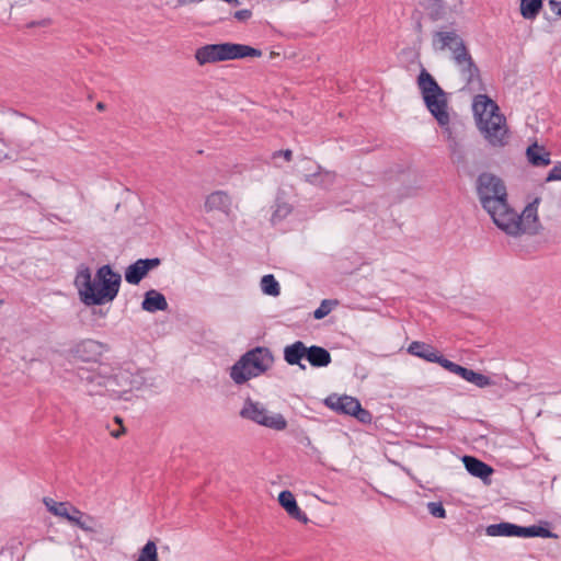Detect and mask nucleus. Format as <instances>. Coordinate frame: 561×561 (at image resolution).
<instances>
[{
  "instance_id": "obj_1",
  "label": "nucleus",
  "mask_w": 561,
  "mask_h": 561,
  "mask_svg": "<svg viewBox=\"0 0 561 561\" xmlns=\"http://www.w3.org/2000/svg\"><path fill=\"white\" fill-rule=\"evenodd\" d=\"M122 276L106 264L98 268L94 279L88 266L82 265L76 275L75 286L85 306H99L115 299Z\"/></svg>"
},
{
  "instance_id": "obj_2",
  "label": "nucleus",
  "mask_w": 561,
  "mask_h": 561,
  "mask_svg": "<svg viewBox=\"0 0 561 561\" xmlns=\"http://www.w3.org/2000/svg\"><path fill=\"white\" fill-rule=\"evenodd\" d=\"M433 45L436 49H449L451 58L457 66L466 88L470 91H477L481 88L480 70L469 53L463 39L456 31L436 32L433 38Z\"/></svg>"
},
{
  "instance_id": "obj_3",
  "label": "nucleus",
  "mask_w": 561,
  "mask_h": 561,
  "mask_svg": "<svg viewBox=\"0 0 561 561\" xmlns=\"http://www.w3.org/2000/svg\"><path fill=\"white\" fill-rule=\"evenodd\" d=\"M472 110L479 130L493 147H503L507 142V127L504 115L500 113L497 104L485 94H478L473 99Z\"/></svg>"
},
{
  "instance_id": "obj_4",
  "label": "nucleus",
  "mask_w": 561,
  "mask_h": 561,
  "mask_svg": "<svg viewBox=\"0 0 561 561\" xmlns=\"http://www.w3.org/2000/svg\"><path fill=\"white\" fill-rule=\"evenodd\" d=\"M274 356L267 347L257 346L245 352L230 368V378L236 385H243L251 378L268 370Z\"/></svg>"
},
{
  "instance_id": "obj_5",
  "label": "nucleus",
  "mask_w": 561,
  "mask_h": 561,
  "mask_svg": "<svg viewBox=\"0 0 561 561\" xmlns=\"http://www.w3.org/2000/svg\"><path fill=\"white\" fill-rule=\"evenodd\" d=\"M262 55L263 53L261 49L244 44L226 42L204 45L195 50L194 57L199 66H205L207 64H216L247 57L259 58Z\"/></svg>"
},
{
  "instance_id": "obj_6",
  "label": "nucleus",
  "mask_w": 561,
  "mask_h": 561,
  "mask_svg": "<svg viewBox=\"0 0 561 561\" xmlns=\"http://www.w3.org/2000/svg\"><path fill=\"white\" fill-rule=\"evenodd\" d=\"M417 87L426 108L435 117L437 123L443 127L449 125L450 116L447 111V93L425 69H422L417 77Z\"/></svg>"
},
{
  "instance_id": "obj_7",
  "label": "nucleus",
  "mask_w": 561,
  "mask_h": 561,
  "mask_svg": "<svg viewBox=\"0 0 561 561\" xmlns=\"http://www.w3.org/2000/svg\"><path fill=\"white\" fill-rule=\"evenodd\" d=\"M477 194L485 211L503 206L507 201V191L503 180L495 174L483 172L477 179Z\"/></svg>"
},
{
  "instance_id": "obj_8",
  "label": "nucleus",
  "mask_w": 561,
  "mask_h": 561,
  "mask_svg": "<svg viewBox=\"0 0 561 561\" xmlns=\"http://www.w3.org/2000/svg\"><path fill=\"white\" fill-rule=\"evenodd\" d=\"M240 416L274 431H284L287 427L283 414L271 413L262 403L250 398L244 401Z\"/></svg>"
},
{
  "instance_id": "obj_9",
  "label": "nucleus",
  "mask_w": 561,
  "mask_h": 561,
  "mask_svg": "<svg viewBox=\"0 0 561 561\" xmlns=\"http://www.w3.org/2000/svg\"><path fill=\"white\" fill-rule=\"evenodd\" d=\"M488 536L491 537H540V538H556L557 535L550 529L531 525L528 527L518 526L512 523H499L489 525L485 529Z\"/></svg>"
},
{
  "instance_id": "obj_10",
  "label": "nucleus",
  "mask_w": 561,
  "mask_h": 561,
  "mask_svg": "<svg viewBox=\"0 0 561 561\" xmlns=\"http://www.w3.org/2000/svg\"><path fill=\"white\" fill-rule=\"evenodd\" d=\"M110 370L105 364H99L95 369L79 368L78 376L85 383L87 392L90 396H104L110 392Z\"/></svg>"
},
{
  "instance_id": "obj_11",
  "label": "nucleus",
  "mask_w": 561,
  "mask_h": 561,
  "mask_svg": "<svg viewBox=\"0 0 561 561\" xmlns=\"http://www.w3.org/2000/svg\"><path fill=\"white\" fill-rule=\"evenodd\" d=\"M110 397L119 398L123 393L142 386V377L126 368H112L110 370Z\"/></svg>"
},
{
  "instance_id": "obj_12",
  "label": "nucleus",
  "mask_w": 561,
  "mask_h": 561,
  "mask_svg": "<svg viewBox=\"0 0 561 561\" xmlns=\"http://www.w3.org/2000/svg\"><path fill=\"white\" fill-rule=\"evenodd\" d=\"M499 229L512 237L520 236V226L518 221V213L515 211L507 203L503 202V206L495 205L494 209L486 211Z\"/></svg>"
},
{
  "instance_id": "obj_13",
  "label": "nucleus",
  "mask_w": 561,
  "mask_h": 561,
  "mask_svg": "<svg viewBox=\"0 0 561 561\" xmlns=\"http://www.w3.org/2000/svg\"><path fill=\"white\" fill-rule=\"evenodd\" d=\"M161 264L159 257L139 259L125 270V280L131 285H138L149 271Z\"/></svg>"
},
{
  "instance_id": "obj_14",
  "label": "nucleus",
  "mask_w": 561,
  "mask_h": 561,
  "mask_svg": "<svg viewBox=\"0 0 561 561\" xmlns=\"http://www.w3.org/2000/svg\"><path fill=\"white\" fill-rule=\"evenodd\" d=\"M445 369L451 374L460 376L466 381L471 382L479 388H486L494 383L490 377L477 373L472 369L466 368L463 366H460L451 360L447 362V364L445 365Z\"/></svg>"
},
{
  "instance_id": "obj_15",
  "label": "nucleus",
  "mask_w": 561,
  "mask_h": 561,
  "mask_svg": "<svg viewBox=\"0 0 561 561\" xmlns=\"http://www.w3.org/2000/svg\"><path fill=\"white\" fill-rule=\"evenodd\" d=\"M538 204H539V198H536L534 202L529 203L524 208L522 214H518L517 224L520 226V234H524V233L535 234L538 232V228H539Z\"/></svg>"
},
{
  "instance_id": "obj_16",
  "label": "nucleus",
  "mask_w": 561,
  "mask_h": 561,
  "mask_svg": "<svg viewBox=\"0 0 561 561\" xmlns=\"http://www.w3.org/2000/svg\"><path fill=\"white\" fill-rule=\"evenodd\" d=\"M408 352L411 355L425 359L426 362L437 363L444 368L447 362H450L449 359L440 355L435 347L420 341L412 342L408 347Z\"/></svg>"
},
{
  "instance_id": "obj_17",
  "label": "nucleus",
  "mask_w": 561,
  "mask_h": 561,
  "mask_svg": "<svg viewBox=\"0 0 561 561\" xmlns=\"http://www.w3.org/2000/svg\"><path fill=\"white\" fill-rule=\"evenodd\" d=\"M105 345L99 341L88 339L77 344L76 356L83 362H96L103 354Z\"/></svg>"
},
{
  "instance_id": "obj_18",
  "label": "nucleus",
  "mask_w": 561,
  "mask_h": 561,
  "mask_svg": "<svg viewBox=\"0 0 561 561\" xmlns=\"http://www.w3.org/2000/svg\"><path fill=\"white\" fill-rule=\"evenodd\" d=\"M232 199L230 195L225 191H215L210 193L204 204V208L207 213L220 211L226 216L231 214Z\"/></svg>"
},
{
  "instance_id": "obj_19",
  "label": "nucleus",
  "mask_w": 561,
  "mask_h": 561,
  "mask_svg": "<svg viewBox=\"0 0 561 561\" xmlns=\"http://www.w3.org/2000/svg\"><path fill=\"white\" fill-rule=\"evenodd\" d=\"M324 403L330 409L346 415H352L359 409V401L350 396L331 394L324 400Z\"/></svg>"
},
{
  "instance_id": "obj_20",
  "label": "nucleus",
  "mask_w": 561,
  "mask_h": 561,
  "mask_svg": "<svg viewBox=\"0 0 561 561\" xmlns=\"http://www.w3.org/2000/svg\"><path fill=\"white\" fill-rule=\"evenodd\" d=\"M278 502L291 518H295L304 524L309 522L308 516L299 508L296 499L290 491H282L278 495Z\"/></svg>"
},
{
  "instance_id": "obj_21",
  "label": "nucleus",
  "mask_w": 561,
  "mask_h": 561,
  "mask_svg": "<svg viewBox=\"0 0 561 561\" xmlns=\"http://www.w3.org/2000/svg\"><path fill=\"white\" fill-rule=\"evenodd\" d=\"M307 346L302 341H296L284 348V359L288 365H298L301 369L306 366L301 363L302 358L307 356Z\"/></svg>"
},
{
  "instance_id": "obj_22",
  "label": "nucleus",
  "mask_w": 561,
  "mask_h": 561,
  "mask_svg": "<svg viewBox=\"0 0 561 561\" xmlns=\"http://www.w3.org/2000/svg\"><path fill=\"white\" fill-rule=\"evenodd\" d=\"M141 308L151 313L165 311L168 309V301L161 293L156 289H150L144 296Z\"/></svg>"
},
{
  "instance_id": "obj_23",
  "label": "nucleus",
  "mask_w": 561,
  "mask_h": 561,
  "mask_svg": "<svg viewBox=\"0 0 561 561\" xmlns=\"http://www.w3.org/2000/svg\"><path fill=\"white\" fill-rule=\"evenodd\" d=\"M462 461L467 471L473 477L486 480L493 473V469L488 463L473 456H465Z\"/></svg>"
},
{
  "instance_id": "obj_24",
  "label": "nucleus",
  "mask_w": 561,
  "mask_h": 561,
  "mask_svg": "<svg viewBox=\"0 0 561 561\" xmlns=\"http://www.w3.org/2000/svg\"><path fill=\"white\" fill-rule=\"evenodd\" d=\"M526 156L529 163L534 167H546L551 162L550 153L545 147L539 146L538 144L529 146L526 150Z\"/></svg>"
},
{
  "instance_id": "obj_25",
  "label": "nucleus",
  "mask_w": 561,
  "mask_h": 561,
  "mask_svg": "<svg viewBox=\"0 0 561 561\" xmlns=\"http://www.w3.org/2000/svg\"><path fill=\"white\" fill-rule=\"evenodd\" d=\"M306 359L313 367H325L331 363V354L324 347L312 345L307 348Z\"/></svg>"
},
{
  "instance_id": "obj_26",
  "label": "nucleus",
  "mask_w": 561,
  "mask_h": 561,
  "mask_svg": "<svg viewBox=\"0 0 561 561\" xmlns=\"http://www.w3.org/2000/svg\"><path fill=\"white\" fill-rule=\"evenodd\" d=\"M541 8L542 0H520V14L524 19H536Z\"/></svg>"
},
{
  "instance_id": "obj_27",
  "label": "nucleus",
  "mask_w": 561,
  "mask_h": 561,
  "mask_svg": "<svg viewBox=\"0 0 561 561\" xmlns=\"http://www.w3.org/2000/svg\"><path fill=\"white\" fill-rule=\"evenodd\" d=\"M44 504L47 507L48 512L54 514L55 516L62 517L68 520L69 514L67 512L68 507L70 506V503L68 502H56L53 499L45 497Z\"/></svg>"
},
{
  "instance_id": "obj_28",
  "label": "nucleus",
  "mask_w": 561,
  "mask_h": 561,
  "mask_svg": "<svg viewBox=\"0 0 561 561\" xmlns=\"http://www.w3.org/2000/svg\"><path fill=\"white\" fill-rule=\"evenodd\" d=\"M334 179L335 174L329 171L307 174L305 176L306 182L323 187H327L328 185L332 184Z\"/></svg>"
},
{
  "instance_id": "obj_29",
  "label": "nucleus",
  "mask_w": 561,
  "mask_h": 561,
  "mask_svg": "<svg viewBox=\"0 0 561 561\" xmlns=\"http://www.w3.org/2000/svg\"><path fill=\"white\" fill-rule=\"evenodd\" d=\"M261 288L264 294L273 297H277L280 294L279 284L272 274L262 277Z\"/></svg>"
},
{
  "instance_id": "obj_30",
  "label": "nucleus",
  "mask_w": 561,
  "mask_h": 561,
  "mask_svg": "<svg viewBox=\"0 0 561 561\" xmlns=\"http://www.w3.org/2000/svg\"><path fill=\"white\" fill-rule=\"evenodd\" d=\"M68 522L79 527L83 531L94 533V519L90 515L82 513L77 518L69 516Z\"/></svg>"
},
{
  "instance_id": "obj_31",
  "label": "nucleus",
  "mask_w": 561,
  "mask_h": 561,
  "mask_svg": "<svg viewBox=\"0 0 561 561\" xmlns=\"http://www.w3.org/2000/svg\"><path fill=\"white\" fill-rule=\"evenodd\" d=\"M136 561H159L156 542L152 540L147 541V543L141 548Z\"/></svg>"
},
{
  "instance_id": "obj_32",
  "label": "nucleus",
  "mask_w": 561,
  "mask_h": 561,
  "mask_svg": "<svg viewBox=\"0 0 561 561\" xmlns=\"http://www.w3.org/2000/svg\"><path fill=\"white\" fill-rule=\"evenodd\" d=\"M335 306H337V300H331V299L322 300L320 306L313 312L314 319H317V320L323 319L332 311V309Z\"/></svg>"
},
{
  "instance_id": "obj_33",
  "label": "nucleus",
  "mask_w": 561,
  "mask_h": 561,
  "mask_svg": "<svg viewBox=\"0 0 561 561\" xmlns=\"http://www.w3.org/2000/svg\"><path fill=\"white\" fill-rule=\"evenodd\" d=\"M427 511L428 513L437 518H445L446 517V511L440 502H428L427 503Z\"/></svg>"
},
{
  "instance_id": "obj_34",
  "label": "nucleus",
  "mask_w": 561,
  "mask_h": 561,
  "mask_svg": "<svg viewBox=\"0 0 561 561\" xmlns=\"http://www.w3.org/2000/svg\"><path fill=\"white\" fill-rule=\"evenodd\" d=\"M444 14V3L442 0H434L432 7H431V11H430V16L431 19L433 20H438L443 16Z\"/></svg>"
},
{
  "instance_id": "obj_35",
  "label": "nucleus",
  "mask_w": 561,
  "mask_h": 561,
  "mask_svg": "<svg viewBox=\"0 0 561 561\" xmlns=\"http://www.w3.org/2000/svg\"><path fill=\"white\" fill-rule=\"evenodd\" d=\"M561 181V161L558 162L548 173L546 182Z\"/></svg>"
},
{
  "instance_id": "obj_36",
  "label": "nucleus",
  "mask_w": 561,
  "mask_h": 561,
  "mask_svg": "<svg viewBox=\"0 0 561 561\" xmlns=\"http://www.w3.org/2000/svg\"><path fill=\"white\" fill-rule=\"evenodd\" d=\"M352 416H355L358 421L363 423L370 422L371 419L370 413L367 410L363 409L360 404L359 409L356 410L354 414H352Z\"/></svg>"
},
{
  "instance_id": "obj_37",
  "label": "nucleus",
  "mask_w": 561,
  "mask_h": 561,
  "mask_svg": "<svg viewBox=\"0 0 561 561\" xmlns=\"http://www.w3.org/2000/svg\"><path fill=\"white\" fill-rule=\"evenodd\" d=\"M252 12L248 9L239 10L233 13V18L238 21H247L251 18Z\"/></svg>"
},
{
  "instance_id": "obj_38",
  "label": "nucleus",
  "mask_w": 561,
  "mask_h": 561,
  "mask_svg": "<svg viewBox=\"0 0 561 561\" xmlns=\"http://www.w3.org/2000/svg\"><path fill=\"white\" fill-rule=\"evenodd\" d=\"M549 7L557 15L561 16V1L550 0Z\"/></svg>"
},
{
  "instance_id": "obj_39",
  "label": "nucleus",
  "mask_w": 561,
  "mask_h": 561,
  "mask_svg": "<svg viewBox=\"0 0 561 561\" xmlns=\"http://www.w3.org/2000/svg\"><path fill=\"white\" fill-rule=\"evenodd\" d=\"M276 156H283L286 161H290L293 158V151L289 149L286 150H279L274 152V157Z\"/></svg>"
},
{
  "instance_id": "obj_40",
  "label": "nucleus",
  "mask_w": 561,
  "mask_h": 561,
  "mask_svg": "<svg viewBox=\"0 0 561 561\" xmlns=\"http://www.w3.org/2000/svg\"><path fill=\"white\" fill-rule=\"evenodd\" d=\"M67 512H68L69 516H71L73 518H77L79 515L82 514V512L79 508H77L76 506H73L72 504H70Z\"/></svg>"
},
{
  "instance_id": "obj_41",
  "label": "nucleus",
  "mask_w": 561,
  "mask_h": 561,
  "mask_svg": "<svg viewBox=\"0 0 561 561\" xmlns=\"http://www.w3.org/2000/svg\"><path fill=\"white\" fill-rule=\"evenodd\" d=\"M280 211H282V208H278V209L274 213L273 218H272V220H273V221L275 220V218L278 216V214H279Z\"/></svg>"
},
{
  "instance_id": "obj_42",
  "label": "nucleus",
  "mask_w": 561,
  "mask_h": 561,
  "mask_svg": "<svg viewBox=\"0 0 561 561\" xmlns=\"http://www.w3.org/2000/svg\"><path fill=\"white\" fill-rule=\"evenodd\" d=\"M104 107H105V105L101 102L96 104V108L100 111L104 110Z\"/></svg>"
},
{
  "instance_id": "obj_43",
  "label": "nucleus",
  "mask_w": 561,
  "mask_h": 561,
  "mask_svg": "<svg viewBox=\"0 0 561 561\" xmlns=\"http://www.w3.org/2000/svg\"><path fill=\"white\" fill-rule=\"evenodd\" d=\"M112 435H113L114 437H118V436L121 435V433H119V432H113V433H112Z\"/></svg>"
},
{
  "instance_id": "obj_44",
  "label": "nucleus",
  "mask_w": 561,
  "mask_h": 561,
  "mask_svg": "<svg viewBox=\"0 0 561 561\" xmlns=\"http://www.w3.org/2000/svg\"><path fill=\"white\" fill-rule=\"evenodd\" d=\"M2 304V300H0V305Z\"/></svg>"
}]
</instances>
